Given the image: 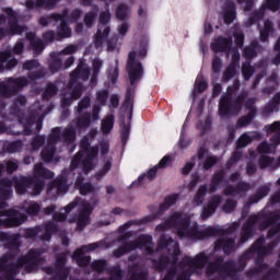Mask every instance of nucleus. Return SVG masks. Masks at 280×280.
I'll return each instance as SVG.
<instances>
[{
    "label": "nucleus",
    "mask_w": 280,
    "mask_h": 280,
    "mask_svg": "<svg viewBox=\"0 0 280 280\" xmlns=\"http://www.w3.org/2000/svg\"><path fill=\"white\" fill-rule=\"evenodd\" d=\"M96 248H102V242L92 243L89 245H84L81 248L77 249L73 255L72 259L77 260L78 266L84 268V266H89L91 261V256H82L84 253H91V250H96Z\"/></svg>",
    "instance_id": "f3484780"
},
{
    "label": "nucleus",
    "mask_w": 280,
    "mask_h": 280,
    "mask_svg": "<svg viewBox=\"0 0 280 280\" xmlns=\"http://www.w3.org/2000/svg\"><path fill=\"white\" fill-rule=\"evenodd\" d=\"M172 163V156L165 155L156 165L159 170H165L166 167H170V164Z\"/></svg>",
    "instance_id": "4d7b16f0"
},
{
    "label": "nucleus",
    "mask_w": 280,
    "mask_h": 280,
    "mask_svg": "<svg viewBox=\"0 0 280 280\" xmlns=\"http://www.w3.org/2000/svg\"><path fill=\"white\" fill-rule=\"evenodd\" d=\"M222 264V258H218L214 262H210L207 267V275H213V272H218V270L225 275L226 277H231L233 272H235V262L230 261L225 262L222 268H220Z\"/></svg>",
    "instance_id": "6ab92c4d"
},
{
    "label": "nucleus",
    "mask_w": 280,
    "mask_h": 280,
    "mask_svg": "<svg viewBox=\"0 0 280 280\" xmlns=\"http://www.w3.org/2000/svg\"><path fill=\"white\" fill-rule=\"evenodd\" d=\"M108 98V92L106 90L97 92L96 100L101 106L106 104V100Z\"/></svg>",
    "instance_id": "6e6d98bb"
},
{
    "label": "nucleus",
    "mask_w": 280,
    "mask_h": 280,
    "mask_svg": "<svg viewBox=\"0 0 280 280\" xmlns=\"http://www.w3.org/2000/svg\"><path fill=\"white\" fill-rule=\"evenodd\" d=\"M269 192H270V186L269 185L262 186L257 191V194L249 199V203L253 205L255 202H259V200H261V198H265V196H268Z\"/></svg>",
    "instance_id": "e433bc0d"
},
{
    "label": "nucleus",
    "mask_w": 280,
    "mask_h": 280,
    "mask_svg": "<svg viewBox=\"0 0 280 280\" xmlns=\"http://www.w3.org/2000/svg\"><path fill=\"white\" fill-rule=\"evenodd\" d=\"M33 176V179L27 177H14L13 180L1 179L0 196L2 200L0 199V209H5V207H8V202H5V200L12 196V183H14L15 191L20 196L25 194L27 189H32L30 191L32 196H38L40 195V191H43V187H45V182L38 178H54V172L43 167L42 163H37L34 165Z\"/></svg>",
    "instance_id": "f257e3e1"
},
{
    "label": "nucleus",
    "mask_w": 280,
    "mask_h": 280,
    "mask_svg": "<svg viewBox=\"0 0 280 280\" xmlns=\"http://www.w3.org/2000/svg\"><path fill=\"white\" fill-rule=\"evenodd\" d=\"M75 207H79V218H78V229L79 231H82L89 222H91V213L93 211V206H91L90 202L84 201L82 199H75L73 202L69 203L65 210L67 213L71 211V209H75Z\"/></svg>",
    "instance_id": "6e6552de"
},
{
    "label": "nucleus",
    "mask_w": 280,
    "mask_h": 280,
    "mask_svg": "<svg viewBox=\"0 0 280 280\" xmlns=\"http://www.w3.org/2000/svg\"><path fill=\"white\" fill-rule=\"evenodd\" d=\"M264 277V280H275L279 277V271L275 269H268V265L262 264L257 269L250 271V276Z\"/></svg>",
    "instance_id": "4be33fe9"
},
{
    "label": "nucleus",
    "mask_w": 280,
    "mask_h": 280,
    "mask_svg": "<svg viewBox=\"0 0 280 280\" xmlns=\"http://www.w3.org/2000/svg\"><path fill=\"white\" fill-rule=\"evenodd\" d=\"M56 224L49 222L46 224V233L42 236L43 242H49L51 240V233H56Z\"/></svg>",
    "instance_id": "c03bdc74"
},
{
    "label": "nucleus",
    "mask_w": 280,
    "mask_h": 280,
    "mask_svg": "<svg viewBox=\"0 0 280 280\" xmlns=\"http://www.w3.org/2000/svg\"><path fill=\"white\" fill-rule=\"evenodd\" d=\"M268 237H276V240L267 247L264 246V238H259L253 246L254 252L257 253L259 257L270 255V253H272V248L280 242V225H275L271 228L269 230Z\"/></svg>",
    "instance_id": "f8f14e48"
},
{
    "label": "nucleus",
    "mask_w": 280,
    "mask_h": 280,
    "mask_svg": "<svg viewBox=\"0 0 280 280\" xmlns=\"http://www.w3.org/2000/svg\"><path fill=\"white\" fill-rule=\"evenodd\" d=\"M43 38L44 40H46V43H54L55 40H58L57 33L54 31H48L44 33Z\"/></svg>",
    "instance_id": "5fc2aeb1"
},
{
    "label": "nucleus",
    "mask_w": 280,
    "mask_h": 280,
    "mask_svg": "<svg viewBox=\"0 0 280 280\" xmlns=\"http://www.w3.org/2000/svg\"><path fill=\"white\" fill-rule=\"evenodd\" d=\"M250 189V185L246 183H240L236 188L228 187L224 191L225 196H237V194H242V191H248Z\"/></svg>",
    "instance_id": "473e14b6"
},
{
    "label": "nucleus",
    "mask_w": 280,
    "mask_h": 280,
    "mask_svg": "<svg viewBox=\"0 0 280 280\" xmlns=\"http://www.w3.org/2000/svg\"><path fill=\"white\" fill-rule=\"evenodd\" d=\"M79 73L80 72H72L70 74V83L68 86L69 94H65L63 96V106L71 104V100H80V95H82V84L78 82Z\"/></svg>",
    "instance_id": "2eb2a0df"
},
{
    "label": "nucleus",
    "mask_w": 280,
    "mask_h": 280,
    "mask_svg": "<svg viewBox=\"0 0 280 280\" xmlns=\"http://www.w3.org/2000/svg\"><path fill=\"white\" fill-rule=\"evenodd\" d=\"M40 67V61L38 59H30L23 63L24 71H34Z\"/></svg>",
    "instance_id": "37998d69"
},
{
    "label": "nucleus",
    "mask_w": 280,
    "mask_h": 280,
    "mask_svg": "<svg viewBox=\"0 0 280 280\" xmlns=\"http://www.w3.org/2000/svg\"><path fill=\"white\" fill-rule=\"evenodd\" d=\"M91 125V116L84 114L77 120H73L68 128H66L62 133L60 128L52 129V133L48 139V145L42 151V159L46 163L54 161V153L56 149L54 148L56 141H63V143H73L75 141V130H82Z\"/></svg>",
    "instance_id": "7ed1b4c3"
},
{
    "label": "nucleus",
    "mask_w": 280,
    "mask_h": 280,
    "mask_svg": "<svg viewBox=\"0 0 280 280\" xmlns=\"http://www.w3.org/2000/svg\"><path fill=\"white\" fill-rule=\"evenodd\" d=\"M237 65H240V55H234L232 57V62H231L230 67H228V69H225V71H236Z\"/></svg>",
    "instance_id": "0e129e2a"
},
{
    "label": "nucleus",
    "mask_w": 280,
    "mask_h": 280,
    "mask_svg": "<svg viewBox=\"0 0 280 280\" xmlns=\"http://www.w3.org/2000/svg\"><path fill=\"white\" fill-rule=\"evenodd\" d=\"M89 106H91V98L85 97L79 103L77 110L78 113H82V110H86Z\"/></svg>",
    "instance_id": "680f3d73"
},
{
    "label": "nucleus",
    "mask_w": 280,
    "mask_h": 280,
    "mask_svg": "<svg viewBox=\"0 0 280 280\" xmlns=\"http://www.w3.org/2000/svg\"><path fill=\"white\" fill-rule=\"evenodd\" d=\"M222 202V197L220 196H214L210 199L208 202V206L203 209L202 212V219L207 220V218L213 215L215 213V209H218V206Z\"/></svg>",
    "instance_id": "cd10ccee"
},
{
    "label": "nucleus",
    "mask_w": 280,
    "mask_h": 280,
    "mask_svg": "<svg viewBox=\"0 0 280 280\" xmlns=\"http://www.w3.org/2000/svg\"><path fill=\"white\" fill-rule=\"evenodd\" d=\"M212 71H222V59L219 56L212 59Z\"/></svg>",
    "instance_id": "052dcab7"
},
{
    "label": "nucleus",
    "mask_w": 280,
    "mask_h": 280,
    "mask_svg": "<svg viewBox=\"0 0 280 280\" xmlns=\"http://www.w3.org/2000/svg\"><path fill=\"white\" fill-rule=\"evenodd\" d=\"M60 0H25V8L27 10H55Z\"/></svg>",
    "instance_id": "412c9836"
},
{
    "label": "nucleus",
    "mask_w": 280,
    "mask_h": 280,
    "mask_svg": "<svg viewBox=\"0 0 280 280\" xmlns=\"http://www.w3.org/2000/svg\"><path fill=\"white\" fill-rule=\"evenodd\" d=\"M195 88L199 93L207 91V81H205V78L202 75L197 77V80L195 82Z\"/></svg>",
    "instance_id": "09e8293b"
},
{
    "label": "nucleus",
    "mask_w": 280,
    "mask_h": 280,
    "mask_svg": "<svg viewBox=\"0 0 280 280\" xmlns=\"http://www.w3.org/2000/svg\"><path fill=\"white\" fill-rule=\"evenodd\" d=\"M40 233V228H35V229H27L25 230V237L27 240H32V237H36Z\"/></svg>",
    "instance_id": "338daca9"
},
{
    "label": "nucleus",
    "mask_w": 280,
    "mask_h": 280,
    "mask_svg": "<svg viewBox=\"0 0 280 280\" xmlns=\"http://www.w3.org/2000/svg\"><path fill=\"white\" fill-rule=\"evenodd\" d=\"M23 86H27V79H8L4 82H0V95L2 97H10V95H14L19 89H23Z\"/></svg>",
    "instance_id": "ddd939ff"
},
{
    "label": "nucleus",
    "mask_w": 280,
    "mask_h": 280,
    "mask_svg": "<svg viewBox=\"0 0 280 280\" xmlns=\"http://www.w3.org/2000/svg\"><path fill=\"white\" fill-rule=\"evenodd\" d=\"M220 248L223 249V252L229 255L234 248H235V241L231 238H219L215 243L214 250L218 252Z\"/></svg>",
    "instance_id": "c756f323"
},
{
    "label": "nucleus",
    "mask_w": 280,
    "mask_h": 280,
    "mask_svg": "<svg viewBox=\"0 0 280 280\" xmlns=\"http://www.w3.org/2000/svg\"><path fill=\"white\" fill-rule=\"evenodd\" d=\"M222 178H224V171H220L213 176L212 185L209 188L210 192H213L215 189H218V185H220V180H222Z\"/></svg>",
    "instance_id": "a18cd8bd"
},
{
    "label": "nucleus",
    "mask_w": 280,
    "mask_h": 280,
    "mask_svg": "<svg viewBox=\"0 0 280 280\" xmlns=\"http://www.w3.org/2000/svg\"><path fill=\"white\" fill-rule=\"evenodd\" d=\"M49 71H60L62 68V59L55 52L50 54V60L48 62Z\"/></svg>",
    "instance_id": "72a5a7b5"
},
{
    "label": "nucleus",
    "mask_w": 280,
    "mask_h": 280,
    "mask_svg": "<svg viewBox=\"0 0 280 280\" xmlns=\"http://www.w3.org/2000/svg\"><path fill=\"white\" fill-rule=\"evenodd\" d=\"M148 40H144L140 44V49L138 51V58L143 59L145 56H148Z\"/></svg>",
    "instance_id": "864d4df0"
},
{
    "label": "nucleus",
    "mask_w": 280,
    "mask_h": 280,
    "mask_svg": "<svg viewBox=\"0 0 280 280\" xmlns=\"http://www.w3.org/2000/svg\"><path fill=\"white\" fill-rule=\"evenodd\" d=\"M57 92H58V88H56V85L48 84L46 91L43 94V98L49 100V97H52V95H56Z\"/></svg>",
    "instance_id": "8fccbe9b"
},
{
    "label": "nucleus",
    "mask_w": 280,
    "mask_h": 280,
    "mask_svg": "<svg viewBox=\"0 0 280 280\" xmlns=\"http://www.w3.org/2000/svg\"><path fill=\"white\" fill-rule=\"evenodd\" d=\"M280 0H266L262 4V10H270V12H279Z\"/></svg>",
    "instance_id": "a19ab883"
},
{
    "label": "nucleus",
    "mask_w": 280,
    "mask_h": 280,
    "mask_svg": "<svg viewBox=\"0 0 280 280\" xmlns=\"http://www.w3.org/2000/svg\"><path fill=\"white\" fill-rule=\"evenodd\" d=\"M116 19H118V21H126V19H128V4L119 3L117 5Z\"/></svg>",
    "instance_id": "58836bf2"
},
{
    "label": "nucleus",
    "mask_w": 280,
    "mask_h": 280,
    "mask_svg": "<svg viewBox=\"0 0 280 280\" xmlns=\"http://www.w3.org/2000/svg\"><path fill=\"white\" fill-rule=\"evenodd\" d=\"M115 126V116L108 115L106 118L102 120L101 130L103 135H108L113 127Z\"/></svg>",
    "instance_id": "f704fd0d"
},
{
    "label": "nucleus",
    "mask_w": 280,
    "mask_h": 280,
    "mask_svg": "<svg viewBox=\"0 0 280 280\" xmlns=\"http://www.w3.org/2000/svg\"><path fill=\"white\" fill-rule=\"evenodd\" d=\"M16 170H19V161L9 160L5 162V165L0 164V176L3 174V172H7L8 174H14Z\"/></svg>",
    "instance_id": "2f4dec72"
},
{
    "label": "nucleus",
    "mask_w": 280,
    "mask_h": 280,
    "mask_svg": "<svg viewBox=\"0 0 280 280\" xmlns=\"http://www.w3.org/2000/svg\"><path fill=\"white\" fill-rule=\"evenodd\" d=\"M245 106L249 109V114L238 119L236 128H244V126H248L253 120V117H255V107H253L255 106V100H248Z\"/></svg>",
    "instance_id": "a878e982"
},
{
    "label": "nucleus",
    "mask_w": 280,
    "mask_h": 280,
    "mask_svg": "<svg viewBox=\"0 0 280 280\" xmlns=\"http://www.w3.org/2000/svg\"><path fill=\"white\" fill-rule=\"evenodd\" d=\"M178 200V195H171L165 198L164 202L160 206V211H165L166 209H170L172 205H175Z\"/></svg>",
    "instance_id": "79ce46f5"
},
{
    "label": "nucleus",
    "mask_w": 280,
    "mask_h": 280,
    "mask_svg": "<svg viewBox=\"0 0 280 280\" xmlns=\"http://www.w3.org/2000/svg\"><path fill=\"white\" fill-rule=\"evenodd\" d=\"M130 280H145L148 273L140 269L139 266L129 269Z\"/></svg>",
    "instance_id": "c9c22d12"
},
{
    "label": "nucleus",
    "mask_w": 280,
    "mask_h": 280,
    "mask_svg": "<svg viewBox=\"0 0 280 280\" xmlns=\"http://www.w3.org/2000/svg\"><path fill=\"white\" fill-rule=\"evenodd\" d=\"M237 16V8L235 2L228 0L224 5L223 21L225 25H231Z\"/></svg>",
    "instance_id": "5701e85b"
},
{
    "label": "nucleus",
    "mask_w": 280,
    "mask_h": 280,
    "mask_svg": "<svg viewBox=\"0 0 280 280\" xmlns=\"http://www.w3.org/2000/svg\"><path fill=\"white\" fill-rule=\"evenodd\" d=\"M250 141H253V139H250V137H248V135L244 133L238 139L237 148H246L247 144L250 143Z\"/></svg>",
    "instance_id": "13d9d810"
},
{
    "label": "nucleus",
    "mask_w": 280,
    "mask_h": 280,
    "mask_svg": "<svg viewBox=\"0 0 280 280\" xmlns=\"http://www.w3.org/2000/svg\"><path fill=\"white\" fill-rule=\"evenodd\" d=\"M23 209L26 211V213H28V215H36V213L40 211V205L34 201L25 202L23 205Z\"/></svg>",
    "instance_id": "ea45409f"
},
{
    "label": "nucleus",
    "mask_w": 280,
    "mask_h": 280,
    "mask_svg": "<svg viewBox=\"0 0 280 280\" xmlns=\"http://www.w3.org/2000/svg\"><path fill=\"white\" fill-rule=\"evenodd\" d=\"M100 149L97 147H91L89 139L84 138L81 142V150L71 162L72 170L75 167H82L83 172H91L93 170V159L97 156Z\"/></svg>",
    "instance_id": "423d86ee"
},
{
    "label": "nucleus",
    "mask_w": 280,
    "mask_h": 280,
    "mask_svg": "<svg viewBox=\"0 0 280 280\" xmlns=\"http://www.w3.org/2000/svg\"><path fill=\"white\" fill-rule=\"evenodd\" d=\"M110 9L106 4L105 11L100 13L98 26L94 37V45L96 48H100L104 45V40L108 38L110 34Z\"/></svg>",
    "instance_id": "0eeeda50"
},
{
    "label": "nucleus",
    "mask_w": 280,
    "mask_h": 280,
    "mask_svg": "<svg viewBox=\"0 0 280 280\" xmlns=\"http://www.w3.org/2000/svg\"><path fill=\"white\" fill-rule=\"evenodd\" d=\"M77 187L80 189L82 196H86V194H91V191H93V186L91 184H82L81 178L77 180Z\"/></svg>",
    "instance_id": "49530a36"
},
{
    "label": "nucleus",
    "mask_w": 280,
    "mask_h": 280,
    "mask_svg": "<svg viewBox=\"0 0 280 280\" xmlns=\"http://www.w3.org/2000/svg\"><path fill=\"white\" fill-rule=\"evenodd\" d=\"M43 143H45V137L37 136L32 141V149L33 150H38V148H40V145H43Z\"/></svg>",
    "instance_id": "bf43d9fd"
},
{
    "label": "nucleus",
    "mask_w": 280,
    "mask_h": 280,
    "mask_svg": "<svg viewBox=\"0 0 280 280\" xmlns=\"http://www.w3.org/2000/svg\"><path fill=\"white\" fill-rule=\"evenodd\" d=\"M244 56L248 60H253V58H257V50L255 49V46H249L244 49Z\"/></svg>",
    "instance_id": "603ef678"
},
{
    "label": "nucleus",
    "mask_w": 280,
    "mask_h": 280,
    "mask_svg": "<svg viewBox=\"0 0 280 280\" xmlns=\"http://www.w3.org/2000/svg\"><path fill=\"white\" fill-rule=\"evenodd\" d=\"M237 3H245V12H252L253 8H255V0H237Z\"/></svg>",
    "instance_id": "69168bd1"
},
{
    "label": "nucleus",
    "mask_w": 280,
    "mask_h": 280,
    "mask_svg": "<svg viewBox=\"0 0 280 280\" xmlns=\"http://www.w3.org/2000/svg\"><path fill=\"white\" fill-rule=\"evenodd\" d=\"M97 14H100V9L96 4H93L91 11L85 13L83 19L86 27H91L95 23V18L97 16Z\"/></svg>",
    "instance_id": "7c9ffc66"
},
{
    "label": "nucleus",
    "mask_w": 280,
    "mask_h": 280,
    "mask_svg": "<svg viewBox=\"0 0 280 280\" xmlns=\"http://www.w3.org/2000/svg\"><path fill=\"white\" fill-rule=\"evenodd\" d=\"M49 19L51 21H55L56 23L60 21V25L58 26V32H57V40L71 38V27L67 23V11H63L62 13H51L49 15Z\"/></svg>",
    "instance_id": "dca6fc26"
},
{
    "label": "nucleus",
    "mask_w": 280,
    "mask_h": 280,
    "mask_svg": "<svg viewBox=\"0 0 280 280\" xmlns=\"http://www.w3.org/2000/svg\"><path fill=\"white\" fill-rule=\"evenodd\" d=\"M260 43H269L270 34H275V23L271 20H265L264 27L259 31Z\"/></svg>",
    "instance_id": "bb28decb"
},
{
    "label": "nucleus",
    "mask_w": 280,
    "mask_h": 280,
    "mask_svg": "<svg viewBox=\"0 0 280 280\" xmlns=\"http://www.w3.org/2000/svg\"><path fill=\"white\" fill-rule=\"evenodd\" d=\"M81 16H82V9H74L71 11L70 14L67 12V19H69L71 23H78Z\"/></svg>",
    "instance_id": "de8ad7c7"
},
{
    "label": "nucleus",
    "mask_w": 280,
    "mask_h": 280,
    "mask_svg": "<svg viewBox=\"0 0 280 280\" xmlns=\"http://www.w3.org/2000/svg\"><path fill=\"white\" fill-rule=\"evenodd\" d=\"M279 220V212H266V210L258 212V214H253L248 218L247 222L243 226V234L241 242L244 243L250 235H253V224L260 223V230L265 231L271 224H275Z\"/></svg>",
    "instance_id": "39448f33"
},
{
    "label": "nucleus",
    "mask_w": 280,
    "mask_h": 280,
    "mask_svg": "<svg viewBox=\"0 0 280 280\" xmlns=\"http://www.w3.org/2000/svg\"><path fill=\"white\" fill-rule=\"evenodd\" d=\"M127 70L128 71H143V65L141 61L137 60V51L132 50L128 55L127 59Z\"/></svg>",
    "instance_id": "c85d7f7f"
},
{
    "label": "nucleus",
    "mask_w": 280,
    "mask_h": 280,
    "mask_svg": "<svg viewBox=\"0 0 280 280\" xmlns=\"http://www.w3.org/2000/svg\"><path fill=\"white\" fill-rule=\"evenodd\" d=\"M152 244V236L150 235H142L137 241L131 243H125L121 245L117 250L114 252V256L121 257L126 255V253H129V250H135L137 248H145L147 253H152V247L150 245Z\"/></svg>",
    "instance_id": "9b49d317"
},
{
    "label": "nucleus",
    "mask_w": 280,
    "mask_h": 280,
    "mask_svg": "<svg viewBox=\"0 0 280 280\" xmlns=\"http://www.w3.org/2000/svg\"><path fill=\"white\" fill-rule=\"evenodd\" d=\"M233 47V39L231 37L218 36L214 42L210 44L213 54H229Z\"/></svg>",
    "instance_id": "aec40b11"
},
{
    "label": "nucleus",
    "mask_w": 280,
    "mask_h": 280,
    "mask_svg": "<svg viewBox=\"0 0 280 280\" xmlns=\"http://www.w3.org/2000/svg\"><path fill=\"white\" fill-rule=\"evenodd\" d=\"M7 215L8 220L3 221L0 219V229L5 226L7 229H12L13 226H21L23 222L27 220V215L18 212L16 210H4L0 211V218Z\"/></svg>",
    "instance_id": "4468645a"
},
{
    "label": "nucleus",
    "mask_w": 280,
    "mask_h": 280,
    "mask_svg": "<svg viewBox=\"0 0 280 280\" xmlns=\"http://www.w3.org/2000/svg\"><path fill=\"white\" fill-rule=\"evenodd\" d=\"M92 268L96 272H102L104 270V268H106V261H104V260H95L92 264Z\"/></svg>",
    "instance_id": "e2e57ef3"
},
{
    "label": "nucleus",
    "mask_w": 280,
    "mask_h": 280,
    "mask_svg": "<svg viewBox=\"0 0 280 280\" xmlns=\"http://www.w3.org/2000/svg\"><path fill=\"white\" fill-rule=\"evenodd\" d=\"M265 130L267 135H272L270 141L271 143L268 144V142H262L257 148V151L260 154H270L276 148V145L280 144V121H275L271 125H267L265 127Z\"/></svg>",
    "instance_id": "1a4fd4ad"
},
{
    "label": "nucleus",
    "mask_w": 280,
    "mask_h": 280,
    "mask_svg": "<svg viewBox=\"0 0 280 280\" xmlns=\"http://www.w3.org/2000/svg\"><path fill=\"white\" fill-rule=\"evenodd\" d=\"M229 93L221 97L219 104V113L221 117H229L231 115H237L242 110V102H244V95L237 97L236 102L231 103V88Z\"/></svg>",
    "instance_id": "9d476101"
},
{
    "label": "nucleus",
    "mask_w": 280,
    "mask_h": 280,
    "mask_svg": "<svg viewBox=\"0 0 280 280\" xmlns=\"http://www.w3.org/2000/svg\"><path fill=\"white\" fill-rule=\"evenodd\" d=\"M68 189L69 186L67 185V179L63 177H59L52 184L48 185L47 194H51V191H55L57 196H60L62 194H67Z\"/></svg>",
    "instance_id": "b1692460"
},
{
    "label": "nucleus",
    "mask_w": 280,
    "mask_h": 280,
    "mask_svg": "<svg viewBox=\"0 0 280 280\" xmlns=\"http://www.w3.org/2000/svg\"><path fill=\"white\" fill-rule=\"evenodd\" d=\"M236 205H237V202H235V201L229 199V200L225 202V205L223 206V211H224L225 213H231V211H233V209H235Z\"/></svg>",
    "instance_id": "774afa93"
},
{
    "label": "nucleus",
    "mask_w": 280,
    "mask_h": 280,
    "mask_svg": "<svg viewBox=\"0 0 280 280\" xmlns=\"http://www.w3.org/2000/svg\"><path fill=\"white\" fill-rule=\"evenodd\" d=\"M205 194H207V186H201L192 198L194 207H200V205H202L205 201Z\"/></svg>",
    "instance_id": "4c0bfd02"
},
{
    "label": "nucleus",
    "mask_w": 280,
    "mask_h": 280,
    "mask_svg": "<svg viewBox=\"0 0 280 280\" xmlns=\"http://www.w3.org/2000/svg\"><path fill=\"white\" fill-rule=\"evenodd\" d=\"M67 255L62 254L57 258L55 270L51 267L46 268L47 275H55L54 280H67L69 277V268L65 267Z\"/></svg>",
    "instance_id": "a211bd4d"
},
{
    "label": "nucleus",
    "mask_w": 280,
    "mask_h": 280,
    "mask_svg": "<svg viewBox=\"0 0 280 280\" xmlns=\"http://www.w3.org/2000/svg\"><path fill=\"white\" fill-rule=\"evenodd\" d=\"M26 40L30 42L31 48L37 56L45 50V44H43V39L36 37V33H26Z\"/></svg>",
    "instance_id": "393cba45"
},
{
    "label": "nucleus",
    "mask_w": 280,
    "mask_h": 280,
    "mask_svg": "<svg viewBox=\"0 0 280 280\" xmlns=\"http://www.w3.org/2000/svg\"><path fill=\"white\" fill-rule=\"evenodd\" d=\"M4 14L0 15V40L5 38V36H21L25 32V26L19 24V16L16 11H13L12 8H5Z\"/></svg>",
    "instance_id": "20e7f679"
},
{
    "label": "nucleus",
    "mask_w": 280,
    "mask_h": 280,
    "mask_svg": "<svg viewBox=\"0 0 280 280\" xmlns=\"http://www.w3.org/2000/svg\"><path fill=\"white\" fill-rule=\"evenodd\" d=\"M164 229H173L178 237L188 240H205L220 233V230L215 228L198 229V223L189 221V215L182 212H174L164 225L156 226V231H164Z\"/></svg>",
    "instance_id": "f03ea898"
},
{
    "label": "nucleus",
    "mask_w": 280,
    "mask_h": 280,
    "mask_svg": "<svg viewBox=\"0 0 280 280\" xmlns=\"http://www.w3.org/2000/svg\"><path fill=\"white\" fill-rule=\"evenodd\" d=\"M234 36V43L237 45V47H243L244 46V33L242 31H236L233 34Z\"/></svg>",
    "instance_id": "3c124183"
}]
</instances>
